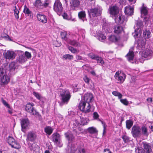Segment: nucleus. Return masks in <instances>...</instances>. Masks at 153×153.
<instances>
[{"instance_id": "obj_1", "label": "nucleus", "mask_w": 153, "mask_h": 153, "mask_svg": "<svg viewBox=\"0 0 153 153\" xmlns=\"http://www.w3.org/2000/svg\"><path fill=\"white\" fill-rule=\"evenodd\" d=\"M78 107L82 111L85 113H88L94 111V110H92L90 104L85 102L84 101H80Z\"/></svg>"}, {"instance_id": "obj_2", "label": "nucleus", "mask_w": 153, "mask_h": 153, "mask_svg": "<svg viewBox=\"0 0 153 153\" xmlns=\"http://www.w3.org/2000/svg\"><path fill=\"white\" fill-rule=\"evenodd\" d=\"M60 95L61 97L62 101L63 102H68L71 97L69 91L66 89L62 90Z\"/></svg>"}, {"instance_id": "obj_3", "label": "nucleus", "mask_w": 153, "mask_h": 153, "mask_svg": "<svg viewBox=\"0 0 153 153\" xmlns=\"http://www.w3.org/2000/svg\"><path fill=\"white\" fill-rule=\"evenodd\" d=\"M102 8L99 6H97L94 8H92L88 11V12L91 18V16L93 17L97 16L100 15L102 13Z\"/></svg>"}, {"instance_id": "obj_4", "label": "nucleus", "mask_w": 153, "mask_h": 153, "mask_svg": "<svg viewBox=\"0 0 153 153\" xmlns=\"http://www.w3.org/2000/svg\"><path fill=\"white\" fill-rule=\"evenodd\" d=\"M63 8L62 5L59 0H56L53 5V9L59 15L62 13Z\"/></svg>"}, {"instance_id": "obj_5", "label": "nucleus", "mask_w": 153, "mask_h": 153, "mask_svg": "<svg viewBox=\"0 0 153 153\" xmlns=\"http://www.w3.org/2000/svg\"><path fill=\"white\" fill-rule=\"evenodd\" d=\"M115 79L117 81V83H122L126 78V75L123 73L119 71H117L114 75Z\"/></svg>"}, {"instance_id": "obj_6", "label": "nucleus", "mask_w": 153, "mask_h": 153, "mask_svg": "<svg viewBox=\"0 0 153 153\" xmlns=\"http://www.w3.org/2000/svg\"><path fill=\"white\" fill-rule=\"evenodd\" d=\"M29 52L26 51L25 54L22 52H20L18 58L17 59V61L20 63L24 62L27 60V59L28 58Z\"/></svg>"}, {"instance_id": "obj_7", "label": "nucleus", "mask_w": 153, "mask_h": 153, "mask_svg": "<svg viewBox=\"0 0 153 153\" xmlns=\"http://www.w3.org/2000/svg\"><path fill=\"white\" fill-rule=\"evenodd\" d=\"M8 143L11 146L12 148L18 149L20 148L19 143L16 141L12 137L9 136L7 140Z\"/></svg>"}, {"instance_id": "obj_8", "label": "nucleus", "mask_w": 153, "mask_h": 153, "mask_svg": "<svg viewBox=\"0 0 153 153\" xmlns=\"http://www.w3.org/2000/svg\"><path fill=\"white\" fill-rule=\"evenodd\" d=\"M131 133L133 137H137L140 134L141 129L139 126L134 125L132 128Z\"/></svg>"}, {"instance_id": "obj_9", "label": "nucleus", "mask_w": 153, "mask_h": 153, "mask_svg": "<svg viewBox=\"0 0 153 153\" xmlns=\"http://www.w3.org/2000/svg\"><path fill=\"white\" fill-rule=\"evenodd\" d=\"M4 55L6 59L12 60L15 58L16 54L14 51L9 50L5 52Z\"/></svg>"}, {"instance_id": "obj_10", "label": "nucleus", "mask_w": 153, "mask_h": 153, "mask_svg": "<svg viewBox=\"0 0 153 153\" xmlns=\"http://www.w3.org/2000/svg\"><path fill=\"white\" fill-rule=\"evenodd\" d=\"M21 125L22 130L25 132V130L27 128L29 125V121L27 118L21 119Z\"/></svg>"}, {"instance_id": "obj_11", "label": "nucleus", "mask_w": 153, "mask_h": 153, "mask_svg": "<svg viewBox=\"0 0 153 153\" xmlns=\"http://www.w3.org/2000/svg\"><path fill=\"white\" fill-rule=\"evenodd\" d=\"M93 96L92 94L87 93L85 95L83 99L81 101H84L85 102L90 104L93 101Z\"/></svg>"}, {"instance_id": "obj_12", "label": "nucleus", "mask_w": 153, "mask_h": 153, "mask_svg": "<svg viewBox=\"0 0 153 153\" xmlns=\"http://www.w3.org/2000/svg\"><path fill=\"white\" fill-rule=\"evenodd\" d=\"M80 4V1L79 0H70V6L73 9L75 10H76Z\"/></svg>"}, {"instance_id": "obj_13", "label": "nucleus", "mask_w": 153, "mask_h": 153, "mask_svg": "<svg viewBox=\"0 0 153 153\" xmlns=\"http://www.w3.org/2000/svg\"><path fill=\"white\" fill-rule=\"evenodd\" d=\"M109 13L112 15L115 16L119 12V10L117 7L116 6L110 7L109 9Z\"/></svg>"}, {"instance_id": "obj_14", "label": "nucleus", "mask_w": 153, "mask_h": 153, "mask_svg": "<svg viewBox=\"0 0 153 153\" xmlns=\"http://www.w3.org/2000/svg\"><path fill=\"white\" fill-rule=\"evenodd\" d=\"M142 57L143 59V58H146L148 56H151L153 52L150 50L149 49H146L145 51H140Z\"/></svg>"}, {"instance_id": "obj_15", "label": "nucleus", "mask_w": 153, "mask_h": 153, "mask_svg": "<svg viewBox=\"0 0 153 153\" xmlns=\"http://www.w3.org/2000/svg\"><path fill=\"white\" fill-rule=\"evenodd\" d=\"M89 121V120L88 119L81 117H80V122L78 123L77 120L75 121V122L77 126L81 125L83 126L86 125L88 123Z\"/></svg>"}, {"instance_id": "obj_16", "label": "nucleus", "mask_w": 153, "mask_h": 153, "mask_svg": "<svg viewBox=\"0 0 153 153\" xmlns=\"http://www.w3.org/2000/svg\"><path fill=\"white\" fill-rule=\"evenodd\" d=\"M52 137L53 141L56 144H58L61 143L60 135L57 133H54L52 135Z\"/></svg>"}, {"instance_id": "obj_17", "label": "nucleus", "mask_w": 153, "mask_h": 153, "mask_svg": "<svg viewBox=\"0 0 153 153\" xmlns=\"http://www.w3.org/2000/svg\"><path fill=\"white\" fill-rule=\"evenodd\" d=\"M36 16L38 20L42 23L45 24L47 22V19L45 15L40 13H38Z\"/></svg>"}, {"instance_id": "obj_18", "label": "nucleus", "mask_w": 153, "mask_h": 153, "mask_svg": "<svg viewBox=\"0 0 153 153\" xmlns=\"http://www.w3.org/2000/svg\"><path fill=\"white\" fill-rule=\"evenodd\" d=\"M125 13L126 14L131 16L133 15L134 8L132 7L128 6L125 7Z\"/></svg>"}, {"instance_id": "obj_19", "label": "nucleus", "mask_w": 153, "mask_h": 153, "mask_svg": "<svg viewBox=\"0 0 153 153\" xmlns=\"http://www.w3.org/2000/svg\"><path fill=\"white\" fill-rule=\"evenodd\" d=\"M18 68V66L16 63L12 62L9 65V70L10 72H14Z\"/></svg>"}, {"instance_id": "obj_20", "label": "nucleus", "mask_w": 153, "mask_h": 153, "mask_svg": "<svg viewBox=\"0 0 153 153\" xmlns=\"http://www.w3.org/2000/svg\"><path fill=\"white\" fill-rule=\"evenodd\" d=\"M115 21L116 22L120 24H123L126 21L125 17L122 15L119 16V17L115 18Z\"/></svg>"}, {"instance_id": "obj_21", "label": "nucleus", "mask_w": 153, "mask_h": 153, "mask_svg": "<svg viewBox=\"0 0 153 153\" xmlns=\"http://www.w3.org/2000/svg\"><path fill=\"white\" fill-rule=\"evenodd\" d=\"M1 77V83L4 84H6L9 82L10 78L7 75L4 74Z\"/></svg>"}, {"instance_id": "obj_22", "label": "nucleus", "mask_w": 153, "mask_h": 153, "mask_svg": "<svg viewBox=\"0 0 153 153\" xmlns=\"http://www.w3.org/2000/svg\"><path fill=\"white\" fill-rule=\"evenodd\" d=\"M134 56V52L131 51H129L128 53L126 55L128 60L130 62L133 63V58Z\"/></svg>"}, {"instance_id": "obj_23", "label": "nucleus", "mask_w": 153, "mask_h": 153, "mask_svg": "<svg viewBox=\"0 0 153 153\" xmlns=\"http://www.w3.org/2000/svg\"><path fill=\"white\" fill-rule=\"evenodd\" d=\"M145 42L144 40H139L138 42L137 48L140 50H143L145 48Z\"/></svg>"}, {"instance_id": "obj_24", "label": "nucleus", "mask_w": 153, "mask_h": 153, "mask_svg": "<svg viewBox=\"0 0 153 153\" xmlns=\"http://www.w3.org/2000/svg\"><path fill=\"white\" fill-rule=\"evenodd\" d=\"M1 101L3 105L9 109L8 111V113L10 114H12L13 112L10 105L3 99L1 98Z\"/></svg>"}, {"instance_id": "obj_25", "label": "nucleus", "mask_w": 153, "mask_h": 153, "mask_svg": "<svg viewBox=\"0 0 153 153\" xmlns=\"http://www.w3.org/2000/svg\"><path fill=\"white\" fill-rule=\"evenodd\" d=\"M114 33L117 34L121 33L123 31V27L119 25L115 26L114 28Z\"/></svg>"}, {"instance_id": "obj_26", "label": "nucleus", "mask_w": 153, "mask_h": 153, "mask_svg": "<svg viewBox=\"0 0 153 153\" xmlns=\"http://www.w3.org/2000/svg\"><path fill=\"white\" fill-rule=\"evenodd\" d=\"M65 137L69 141H72L74 140V137L72 134L68 132L65 134Z\"/></svg>"}, {"instance_id": "obj_27", "label": "nucleus", "mask_w": 153, "mask_h": 153, "mask_svg": "<svg viewBox=\"0 0 153 153\" xmlns=\"http://www.w3.org/2000/svg\"><path fill=\"white\" fill-rule=\"evenodd\" d=\"M141 16L143 17L147 15L148 10L147 8L145 7H142L140 9Z\"/></svg>"}, {"instance_id": "obj_28", "label": "nucleus", "mask_w": 153, "mask_h": 153, "mask_svg": "<svg viewBox=\"0 0 153 153\" xmlns=\"http://www.w3.org/2000/svg\"><path fill=\"white\" fill-rule=\"evenodd\" d=\"M144 151L146 153H150L152 150L151 147L148 144H144Z\"/></svg>"}, {"instance_id": "obj_29", "label": "nucleus", "mask_w": 153, "mask_h": 153, "mask_svg": "<svg viewBox=\"0 0 153 153\" xmlns=\"http://www.w3.org/2000/svg\"><path fill=\"white\" fill-rule=\"evenodd\" d=\"M79 19H81L83 22L84 21L85 18V11H82L79 12L78 13Z\"/></svg>"}, {"instance_id": "obj_30", "label": "nucleus", "mask_w": 153, "mask_h": 153, "mask_svg": "<svg viewBox=\"0 0 153 153\" xmlns=\"http://www.w3.org/2000/svg\"><path fill=\"white\" fill-rule=\"evenodd\" d=\"M87 131L90 133L91 134H96L98 132V131L96 128L94 127L88 128L87 129Z\"/></svg>"}, {"instance_id": "obj_31", "label": "nucleus", "mask_w": 153, "mask_h": 153, "mask_svg": "<svg viewBox=\"0 0 153 153\" xmlns=\"http://www.w3.org/2000/svg\"><path fill=\"white\" fill-rule=\"evenodd\" d=\"M34 105V104L33 103H29V107H30L31 111L30 113L33 115H37L38 114V113L34 108L33 107Z\"/></svg>"}, {"instance_id": "obj_32", "label": "nucleus", "mask_w": 153, "mask_h": 153, "mask_svg": "<svg viewBox=\"0 0 153 153\" xmlns=\"http://www.w3.org/2000/svg\"><path fill=\"white\" fill-rule=\"evenodd\" d=\"M108 39L110 41L115 42L118 40L119 39V37L118 36H116L113 35L109 36Z\"/></svg>"}, {"instance_id": "obj_33", "label": "nucleus", "mask_w": 153, "mask_h": 153, "mask_svg": "<svg viewBox=\"0 0 153 153\" xmlns=\"http://www.w3.org/2000/svg\"><path fill=\"white\" fill-rule=\"evenodd\" d=\"M53 129L50 126H47L45 128V132L48 135H50L52 133Z\"/></svg>"}, {"instance_id": "obj_34", "label": "nucleus", "mask_w": 153, "mask_h": 153, "mask_svg": "<svg viewBox=\"0 0 153 153\" xmlns=\"http://www.w3.org/2000/svg\"><path fill=\"white\" fill-rule=\"evenodd\" d=\"M133 124V122L130 120H127L126 122V125L127 128L130 129Z\"/></svg>"}, {"instance_id": "obj_35", "label": "nucleus", "mask_w": 153, "mask_h": 153, "mask_svg": "<svg viewBox=\"0 0 153 153\" xmlns=\"http://www.w3.org/2000/svg\"><path fill=\"white\" fill-rule=\"evenodd\" d=\"M36 136L34 133L31 132L29 133V140L33 141L36 138Z\"/></svg>"}, {"instance_id": "obj_36", "label": "nucleus", "mask_w": 153, "mask_h": 153, "mask_svg": "<svg viewBox=\"0 0 153 153\" xmlns=\"http://www.w3.org/2000/svg\"><path fill=\"white\" fill-rule=\"evenodd\" d=\"M35 5L37 7L42 8V7L43 6V4L40 0H37L35 2Z\"/></svg>"}, {"instance_id": "obj_37", "label": "nucleus", "mask_w": 153, "mask_h": 153, "mask_svg": "<svg viewBox=\"0 0 153 153\" xmlns=\"http://www.w3.org/2000/svg\"><path fill=\"white\" fill-rule=\"evenodd\" d=\"M142 133L144 135L148 136L149 135V133L147 131V128L145 126H143L142 128Z\"/></svg>"}, {"instance_id": "obj_38", "label": "nucleus", "mask_w": 153, "mask_h": 153, "mask_svg": "<svg viewBox=\"0 0 153 153\" xmlns=\"http://www.w3.org/2000/svg\"><path fill=\"white\" fill-rule=\"evenodd\" d=\"M14 12V15L15 16L16 18L17 19H18L19 17V11L18 10V9L17 8L16 6H15L13 8Z\"/></svg>"}, {"instance_id": "obj_39", "label": "nucleus", "mask_w": 153, "mask_h": 153, "mask_svg": "<svg viewBox=\"0 0 153 153\" xmlns=\"http://www.w3.org/2000/svg\"><path fill=\"white\" fill-rule=\"evenodd\" d=\"M90 23L93 25L95 26L97 25V22L96 18H91L90 21Z\"/></svg>"}, {"instance_id": "obj_40", "label": "nucleus", "mask_w": 153, "mask_h": 153, "mask_svg": "<svg viewBox=\"0 0 153 153\" xmlns=\"http://www.w3.org/2000/svg\"><path fill=\"white\" fill-rule=\"evenodd\" d=\"M67 33V32L65 31L62 32L61 33V35L62 39L65 41L67 40V38L66 37Z\"/></svg>"}, {"instance_id": "obj_41", "label": "nucleus", "mask_w": 153, "mask_h": 153, "mask_svg": "<svg viewBox=\"0 0 153 153\" xmlns=\"http://www.w3.org/2000/svg\"><path fill=\"white\" fill-rule=\"evenodd\" d=\"M63 57L65 60L67 59L69 60H71L72 59H73V55L69 54H66L64 55Z\"/></svg>"}, {"instance_id": "obj_42", "label": "nucleus", "mask_w": 153, "mask_h": 153, "mask_svg": "<svg viewBox=\"0 0 153 153\" xmlns=\"http://www.w3.org/2000/svg\"><path fill=\"white\" fill-rule=\"evenodd\" d=\"M95 60L97 61V63H100L101 65H103L104 64V62L102 59L98 56H97Z\"/></svg>"}, {"instance_id": "obj_43", "label": "nucleus", "mask_w": 153, "mask_h": 153, "mask_svg": "<svg viewBox=\"0 0 153 153\" xmlns=\"http://www.w3.org/2000/svg\"><path fill=\"white\" fill-rule=\"evenodd\" d=\"M112 94L114 96L118 97L119 99L121 98L123 96L121 93L116 91H113Z\"/></svg>"}, {"instance_id": "obj_44", "label": "nucleus", "mask_w": 153, "mask_h": 153, "mask_svg": "<svg viewBox=\"0 0 153 153\" xmlns=\"http://www.w3.org/2000/svg\"><path fill=\"white\" fill-rule=\"evenodd\" d=\"M150 33V32L149 30H146L145 31H144L143 32V36H144L145 38H149Z\"/></svg>"}, {"instance_id": "obj_45", "label": "nucleus", "mask_w": 153, "mask_h": 153, "mask_svg": "<svg viewBox=\"0 0 153 153\" xmlns=\"http://www.w3.org/2000/svg\"><path fill=\"white\" fill-rule=\"evenodd\" d=\"M106 39V36L103 34H100L98 39L99 40L102 42L103 41Z\"/></svg>"}, {"instance_id": "obj_46", "label": "nucleus", "mask_w": 153, "mask_h": 153, "mask_svg": "<svg viewBox=\"0 0 153 153\" xmlns=\"http://www.w3.org/2000/svg\"><path fill=\"white\" fill-rule=\"evenodd\" d=\"M88 56L92 59L95 60L98 56L95 55L93 53H90L88 54Z\"/></svg>"}, {"instance_id": "obj_47", "label": "nucleus", "mask_w": 153, "mask_h": 153, "mask_svg": "<svg viewBox=\"0 0 153 153\" xmlns=\"http://www.w3.org/2000/svg\"><path fill=\"white\" fill-rule=\"evenodd\" d=\"M74 132H75L76 133L79 134V133H82L83 132L82 129L80 128H79L78 129H75L73 130Z\"/></svg>"}, {"instance_id": "obj_48", "label": "nucleus", "mask_w": 153, "mask_h": 153, "mask_svg": "<svg viewBox=\"0 0 153 153\" xmlns=\"http://www.w3.org/2000/svg\"><path fill=\"white\" fill-rule=\"evenodd\" d=\"M83 79L85 82L88 84H89L90 81H91V80L86 76H85Z\"/></svg>"}, {"instance_id": "obj_49", "label": "nucleus", "mask_w": 153, "mask_h": 153, "mask_svg": "<svg viewBox=\"0 0 153 153\" xmlns=\"http://www.w3.org/2000/svg\"><path fill=\"white\" fill-rule=\"evenodd\" d=\"M70 44L71 45L75 47L79 45V44L74 40L71 41L70 42Z\"/></svg>"}, {"instance_id": "obj_50", "label": "nucleus", "mask_w": 153, "mask_h": 153, "mask_svg": "<svg viewBox=\"0 0 153 153\" xmlns=\"http://www.w3.org/2000/svg\"><path fill=\"white\" fill-rule=\"evenodd\" d=\"M122 139L124 141L125 143L128 142L129 140V137L126 135H124L122 137Z\"/></svg>"}, {"instance_id": "obj_51", "label": "nucleus", "mask_w": 153, "mask_h": 153, "mask_svg": "<svg viewBox=\"0 0 153 153\" xmlns=\"http://www.w3.org/2000/svg\"><path fill=\"white\" fill-rule=\"evenodd\" d=\"M33 95L38 99L40 100L41 98V96L39 93L35 92L33 93Z\"/></svg>"}, {"instance_id": "obj_52", "label": "nucleus", "mask_w": 153, "mask_h": 153, "mask_svg": "<svg viewBox=\"0 0 153 153\" xmlns=\"http://www.w3.org/2000/svg\"><path fill=\"white\" fill-rule=\"evenodd\" d=\"M120 101L125 105H127L128 103V101L126 99H120Z\"/></svg>"}, {"instance_id": "obj_53", "label": "nucleus", "mask_w": 153, "mask_h": 153, "mask_svg": "<svg viewBox=\"0 0 153 153\" xmlns=\"http://www.w3.org/2000/svg\"><path fill=\"white\" fill-rule=\"evenodd\" d=\"M23 12L26 14H29V9L26 5H25Z\"/></svg>"}, {"instance_id": "obj_54", "label": "nucleus", "mask_w": 153, "mask_h": 153, "mask_svg": "<svg viewBox=\"0 0 153 153\" xmlns=\"http://www.w3.org/2000/svg\"><path fill=\"white\" fill-rule=\"evenodd\" d=\"M144 18V20L146 22H149L151 20V18L148 15L145 16Z\"/></svg>"}, {"instance_id": "obj_55", "label": "nucleus", "mask_w": 153, "mask_h": 153, "mask_svg": "<svg viewBox=\"0 0 153 153\" xmlns=\"http://www.w3.org/2000/svg\"><path fill=\"white\" fill-rule=\"evenodd\" d=\"M68 49L73 53H75L77 52V50L76 49L71 46L68 47Z\"/></svg>"}, {"instance_id": "obj_56", "label": "nucleus", "mask_w": 153, "mask_h": 153, "mask_svg": "<svg viewBox=\"0 0 153 153\" xmlns=\"http://www.w3.org/2000/svg\"><path fill=\"white\" fill-rule=\"evenodd\" d=\"M99 115L97 112H94L93 114V117L95 119L98 118L99 117Z\"/></svg>"}, {"instance_id": "obj_57", "label": "nucleus", "mask_w": 153, "mask_h": 153, "mask_svg": "<svg viewBox=\"0 0 153 153\" xmlns=\"http://www.w3.org/2000/svg\"><path fill=\"white\" fill-rule=\"evenodd\" d=\"M43 6H42V8L44 7H47L49 4V3L47 1H46L45 2H44L43 3Z\"/></svg>"}, {"instance_id": "obj_58", "label": "nucleus", "mask_w": 153, "mask_h": 153, "mask_svg": "<svg viewBox=\"0 0 153 153\" xmlns=\"http://www.w3.org/2000/svg\"><path fill=\"white\" fill-rule=\"evenodd\" d=\"M62 16L64 19L67 20L69 19L68 15L66 13H64L62 15Z\"/></svg>"}, {"instance_id": "obj_59", "label": "nucleus", "mask_w": 153, "mask_h": 153, "mask_svg": "<svg viewBox=\"0 0 153 153\" xmlns=\"http://www.w3.org/2000/svg\"><path fill=\"white\" fill-rule=\"evenodd\" d=\"M4 71L3 69L0 68V77L1 76L4 74Z\"/></svg>"}, {"instance_id": "obj_60", "label": "nucleus", "mask_w": 153, "mask_h": 153, "mask_svg": "<svg viewBox=\"0 0 153 153\" xmlns=\"http://www.w3.org/2000/svg\"><path fill=\"white\" fill-rule=\"evenodd\" d=\"M143 25V22L141 21H139L137 23V25H139V27H140Z\"/></svg>"}, {"instance_id": "obj_61", "label": "nucleus", "mask_w": 153, "mask_h": 153, "mask_svg": "<svg viewBox=\"0 0 153 153\" xmlns=\"http://www.w3.org/2000/svg\"><path fill=\"white\" fill-rule=\"evenodd\" d=\"M104 151L105 153H111V152L109 149H105Z\"/></svg>"}, {"instance_id": "obj_62", "label": "nucleus", "mask_w": 153, "mask_h": 153, "mask_svg": "<svg viewBox=\"0 0 153 153\" xmlns=\"http://www.w3.org/2000/svg\"><path fill=\"white\" fill-rule=\"evenodd\" d=\"M76 58L78 60H82L83 59H82V57L79 55L76 56Z\"/></svg>"}, {"instance_id": "obj_63", "label": "nucleus", "mask_w": 153, "mask_h": 153, "mask_svg": "<svg viewBox=\"0 0 153 153\" xmlns=\"http://www.w3.org/2000/svg\"><path fill=\"white\" fill-rule=\"evenodd\" d=\"M1 37L2 38H6L7 37H9V36L7 34L3 33L2 34Z\"/></svg>"}, {"instance_id": "obj_64", "label": "nucleus", "mask_w": 153, "mask_h": 153, "mask_svg": "<svg viewBox=\"0 0 153 153\" xmlns=\"http://www.w3.org/2000/svg\"><path fill=\"white\" fill-rule=\"evenodd\" d=\"M146 100L149 103H151L152 101V99L151 98H148Z\"/></svg>"}]
</instances>
